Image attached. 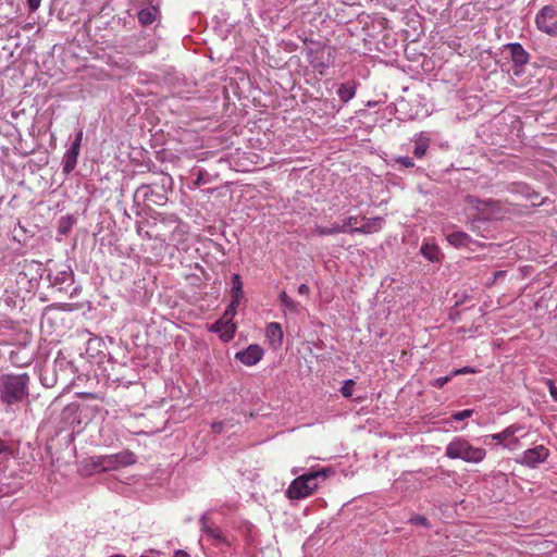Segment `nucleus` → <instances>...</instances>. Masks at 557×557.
<instances>
[{"mask_svg":"<svg viewBox=\"0 0 557 557\" xmlns=\"http://www.w3.org/2000/svg\"><path fill=\"white\" fill-rule=\"evenodd\" d=\"M30 377L27 373L0 375V406L7 413L15 412L29 401Z\"/></svg>","mask_w":557,"mask_h":557,"instance_id":"nucleus-1","label":"nucleus"},{"mask_svg":"<svg viewBox=\"0 0 557 557\" xmlns=\"http://www.w3.org/2000/svg\"><path fill=\"white\" fill-rule=\"evenodd\" d=\"M136 462L135 455L125 450L113 455L92 456L85 460L89 473L108 472Z\"/></svg>","mask_w":557,"mask_h":557,"instance_id":"nucleus-2","label":"nucleus"},{"mask_svg":"<svg viewBox=\"0 0 557 557\" xmlns=\"http://www.w3.org/2000/svg\"><path fill=\"white\" fill-rule=\"evenodd\" d=\"M445 456L449 459H461L469 463H480L486 457V450L473 446L463 436H455L445 448Z\"/></svg>","mask_w":557,"mask_h":557,"instance_id":"nucleus-3","label":"nucleus"},{"mask_svg":"<svg viewBox=\"0 0 557 557\" xmlns=\"http://www.w3.org/2000/svg\"><path fill=\"white\" fill-rule=\"evenodd\" d=\"M326 478V471L319 470L305 473L292 481L286 494L290 499H302L309 497L318 488L319 480Z\"/></svg>","mask_w":557,"mask_h":557,"instance_id":"nucleus-4","label":"nucleus"},{"mask_svg":"<svg viewBox=\"0 0 557 557\" xmlns=\"http://www.w3.org/2000/svg\"><path fill=\"white\" fill-rule=\"evenodd\" d=\"M535 24L541 32L550 36L557 35V8L543 7L535 16Z\"/></svg>","mask_w":557,"mask_h":557,"instance_id":"nucleus-5","label":"nucleus"},{"mask_svg":"<svg viewBox=\"0 0 557 557\" xmlns=\"http://www.w3.org/2000/svg\"><path fill=\"white\" fill-rule=\"evenodd\" d=\"M549 456V450L544 445H537L522 453L517 461L525 467L535 468L543 463Z\"/></svg>","mask_w":557,"mask_h":557,"instance_id":"nucleus-6","label":"nucleus"},{"mask_svg":"<svg viewBox=\"0 0 557 557\" xmlns=\"http://www.w3.org/2000/svg\"><path fill=\"white\" fill-rule=\"evenodd\" d=\"M263 349L257 345L251 344L246 349L236 352L235 358L247 367L257 364L263 357Z\"/></svg>","mask_w":557,"mask_h":557,"instance_id":"nucleus-7","label":"nucleus"},{"mask_svg":"<svg viewBox=\"0 0 557 557\" xmlns=\"http://www.w3.org/2000/svg\"><path fill=\"white\" fill-rule=\"evenodd\" d=\"M431 135L426 132H420L419 134H416L412 138L413 143V156L417 159H422L425 157L428 149L431 144Z\"/></svg>","mask_w":557,"mask_h":557,"instance_id":"nucleus-8","label":"nucleus"},{"mask_svg":"<svg viewBox=\"0 0 557 557\" xmlns=\"http://www.w3.org/2000/svg\"><path fill=\"white\" fill-rule=\"evenodd\" d=\"M209 521H210L209 512H206L200 517L199 523H200L201 531L209 539L213 540L216 545L221 544V543L228 545V543H227L226 539L223 536L222 532L218 529H213L209 524Z\"/></svg>","mask_w":557,"mask_h":557,"instance_id":"nucleus-9","label":"nucleus"},{"mask_svg":"<svg viewBox=\"0 0 557 557\" xmlns=\"http://www.w3.org/2000/svg\"><path fill=\"white\" fill-rule=\"evenodd\" d=\"M265 337L272 348L277 349L283 344V330L280 323L271 322L265 327Z\"/></svg>","mask_w":557,"mask_h":557,"instance_id":"nucleus-10","label":"nucleus"},{"mask_svg":"<svg viewBox=\"0 0 557 557\" xmlns=\"http://www.w3.org/2000/svg\"><path fill=\"white\" fill-rule=\"evenodd\" d=\"M384 225V219L381 216L366 218L361 216L360 228L356 231L360 234H372L382 230Z\"/></svg>","mask_w":557,"mask_h":557,"instance_id":"nucleus-11","label":"nucleus"},{"mask_svg":"<svg viewBox=\"0 0 557 557\" xmlns=\"http://www.w3.org/2000/svg\"><path fill=\"white\" fill-rule=\"evenodd\" d=\"M278 301L282 308V311L284 314L286 313H294L298 314L301 310L300 302L294 300L292 297L287 295L285 290H282L278 294Z\"/></svg>","mask_w":557,"mask_h":557,"instance_id":"nucleus-12","label":"nucleus"},{"mask_svg":"<svg viewBox=\"0 0 557 557\" xmlns=\"http://www.w3.org/2000/svg\"><path fill=\"white\" fill-rule=\"evenodd\" d=\"M188 225L183 222H174V227L171 231L169 240L174 245L184 244L187 240Z\"/></svg>","mask_w":557,"mask_h":557,"instance_id":"nucleus-13","label":"nucleus"},{"mask_svg":"<svg viewBox=\"0 0 557 557\" xmlns=\"http://www.w3.org/2000/svg\"><path fill=\"white\" fill-rule=\"evenodd\" d=\"M78 156H79V148L71 145V147L65 151V153L63 156V160H62V166H63L64 173L69 174L75 169V166L77 164Z\"/></svg>","mask_w":557,"mask_h":557,"instance_id":"nucleus-14","label":"nucleus"},{"mask_svg":"<svg viewBox=\"0 0 557 557\" xmlns=\"http://www.w3.org/2000/svg\"><path fill=\"white\" fill-rule=\"evenodd\" d=\"M447 242L455 248L469 247L473 243L470 235L465 232L456 231L446 236Z\"/></svg>","mask_w":557,"mask_h":557,"instance_id":"nucleus-15","label":"nucleus"},{"mask_svg":"<svg viewBox=\"0 0 557 557\" xmlns=\"http://www.w3.org/2000/svg\"><path fill=\"white\" fill-rule=\"evenodd\" d=\"M420 252L431 262L438 261L441 257V250L434 240H424L420 248Z\"/></svg>","mask_w":557,"mask_h":557,"instance_id":"nucleus-16","label":"nucleus"},{"mask_svg":"<svg viewBox=\"0 0 557 557\" xmlns=\"http://www.w3.org/2000/svg\"><path fill=\"white\" fill-rule=\"evenodd\" d=\"M522 425L515 423L507 426L499 433L491 434L488 437L496 443V445L503 446L506 448V438L512 434V432H520L522 430Z\"/></svg>","mask_w":557,"mask_h":557,"instance_id":"nucleus-17","label":"nucleus"},{"mask_svg":"<svg viewBox=\"0 0 557 557\" xmlns=\"http://www.w3.org/2000/svg\"><path fill=\"white\" fill-rule=\"evenodd\" d=\"M244 284L239 274L232 276L231 298L234 304H239L244 297Z\"/></svg>","mask_w":557,"mask_h":557,"instance_id":"nucleus-18","label":"nucleus"},{"mask_svg":"<svg viewBox=\"0 0 557 557\" xmlns=\"http://www.w3.org/2000/svg\"><path fill=\"white\" fill-rule=\"evenodd\" d=\"M159 15L157 7L144 8L138 12V21L141 25L147 26L152 24Z\"/></svg>","mask_w":557,"mask_h":557,"instance_id":"nucleus-19","label":"nucleus"},{"mask_svg":"<svg viewBox=\"0 0 557 557\" xmlns=\"http://www.w3.org/2000/svg\"><path fill=\"white\" fill-rule=\"evenodd\" d=\"M511 58L516 65H524L529 61V54L520 44L509 45Z\"/></svg>","mask_w":557,"mask_h":557,"instance_id":"nucleus-20","label":"nucleus"},{"mask_svg":"<svg viewBox=\"0 0 557 557\" xmlns=\"http://www.w3.org/2000/svg\"><path fill=\"white\" fill-rule=\"evenodd\" d=\"M356 89H357L356 83H354V82L344 83V84L339 85V87L337 89V95H338L339 99L344 103H346L355 97Z\"/></svg>","mask_w":557,"mask_h":557,"instance_id":"nucleus-21","label":"nucleus"},{"mask_svg":"<svg viewBox=\"0 0 557 557\" xmlns=\"http://www.w3.org/2000/svg\"><path fill=\"white\" fill-rule=\"evenodd\" d=\"M361 216H347L343 220L341 224L343 233H358L356 228H360Z\"/></svg>","mask_w":557,"mask_h":557,"instance_id":"nucleus-22","label":"nucleus"},{"mask_svg":"<svg viewBox=\"0 0 557 557\" xmlns=\"http://www.w3.org/2000/svg\"><path fill=\"white\" fill-rule=\"evenodd\" d=\"M343 227L338 223H334L332 226H320L317 225L313 230V232L319 236H329L334 235L338 233H343Z\"/></svg>","mask_w":557,"mask_h":557,"instance_id":"nucleus-23","label":"nucleus"},{"mask_svg":"<svg viewBox=\"0 0 557 557\" xmlns=\"http://www.w3.org/2000/svg\"><path fill=\"white\" fill-rule=\"evenodd\" d=\"M218 322L228 324L227 330L224 332V342H230L231 339H233L236 332V324L233 322V319L223 313V315L218 320Z\"/></svg>","mask_w":557,"mask_h":557,"instance_id":"nucleus-24","label":"nucleus"},{"mask_svg":"<svg viewBox=\"0 0 557 557\" xmlns=\"http://www.w3.org/2000/svg\"><path fill=\"white\" fill-rule=\"evenodd\" d=\"M196 180L193 183V186H190L191 189H195L197 187H200L201 185H206L212 182V176L205 170V169H198L196 171Z\"/></svg>","mask_w":557,"mask_h":557,"instance_id":"nucleus-25","label":"nucleus"},{"mask_svg":"<svg viewBox=\"0 0 557 557\" xmlns=\"http://www.w3.org/2000/svg\"><path fill=\"white\" fill-rule=\"evenodd\" d=\"M519 432H512L510 436L506 438V449L516 450L521 447L520 438L524 437L525 434L518 436Z\"/></svg>","mask_w":557,"mask_h":557,"instance_id":"nucleus-26","label":"nucleus"},{"mask_svg":"<svg viewBox=\"0 0 557 557\" xmlns=\"http://www.w3.org/2000/svg\"><path fill=\"white\" fill-rule=\"evenodd\" d=\"M227 325L228 324H225V323H222V322H218L215 321L210 327V332H213V333H219L220 334V338L224 342V332L227 330Z\"/></svg>","mask_w":557,"mask_h":557,"instance_id":"nucleus-27","label":"nucleus"},{"mask_svg":"<svg viewBox=\"0 0 557 557\" xmlns=\"http://www.w3.org/2000/svg\"><path fill=\"white\" fill-rule=\"evenodd\" d=\"M310 63L313 66V69H315L321 75H323L325 73L326 69L329 67L327 62L319 61L318 55L312 58Z\"/></svg>","mask_w":557,"mask_h":557,"instance_id":"nucleus-28","label":"nucleus"},{"mask_svg":"<svg viewBox=\"0 0 557 557\" xmlns=\"http://www.w3.org/2000/svg\"><path fill=\"white\" fill-rule=\"evenodd\" d=\"M409 522L414 525H422L425 528H430V523H429L426 517L421 516V515H412L409 519Z\"/></svg>","mask_w":557,"mask_h":557,"instance_id":"nucleus-29","label":"nucleus"},{"mask_svg":"<svg viewBox=\"0 0 557 557\" xmlns=\"http://www.w3.org/2000/svg\"><path fill=\"white\" fill-rule=\"evenodd\" d=\"M355 385L354 380H346L343 383V386L341 388V393L344 397H350L352 395V387Z\"/></svg>","mask_w":557,"mask_h":557,"instance_id":"nucleus-30","label":"nucleus"},{"mask_svg":"<svg viewBox=\"0 0 557 557\" xmlns=\"http://www.w3.org/2000/svg\"><path fill=\"white\" fill-rule=\"evenodd\" d=\"M473 412L474 411L472 409H465V410L454 413L451 416V418L456 421H463V420L470 418L473 414Z\"/></svg>","mask_w":557,"mask_h":557,"instance_id":"nucleus-31","label":"nucleus"},{"mask_svg":"<svg viewBox=\"0 0 557 557\" xmlns=\"http://www.w3.org/2000/svg\"><path fill=\"white\" fill-rule=\"evenodd\" d=\"M15 329L14 323L10 320L0 321V335H7Z\"/></svg>","mask_w":557,"mask_h":557,"instance_id":"nucleus-32","label":"nucleus"},{"mask_svg":"<svg viewBox=\"0 0 557 557\" xmlns=\"http://www.w3.org/2000/svg\"><path fill=\"white\" fill-rule=\"evenodd\" d=\"M454 377V375H451V373L449 375H446V376H442V377H437L435 380H433L431 382V385L433 387H436V388H442L445 384H447L451 379Z\"/></svg>","mask_w":557,"mask_h":557,"instance_id":"nucleus-33","label":"nucleus"},{"mask_svg":"<svg viewBox=\"0 0 557 557\" xmlns=\"http://www.w3.org/2000/svg\"><path fill=\"white\" fill-rule=\"evenodd\" d=\"M470 373H476V370L472 367H462L460 369H455L454 371H451V375L456 376V375H460V374H470Z\"/></svg>","mask_w":557,"mask_h":557,"instance_id":"nucleus-34","label":"nucleus"},{"mask_svg":"<svg viewBox=\"0 0 557 557\" xmlns=\"http://www.w3.org/2000/svg\"><path fill=\"white\" fill-rule=\"evenodd\" d=\"M238 305L239 304H234L233 301H231V304L227 306L226 310L224 311V314L227 317H231L234 320Z\"/></svg>","mask_w":557,"mask_h":557,"instance_id":"nucleus-35","label":"nucleus"},{"mask_svg":"<svg viewBox=\"0 0 557 557\" xmlns=\"http://www.w3.org/2000/svg\"><path fill=\"white\" fill-rule=\"evenodd\" d=\"M397 163H399L400 165H403L405 168H413L414 166V162L410 157H400L397 159Z\"/></svg>","mask_w":557,"mask_h":557,"instance_id":"nucleus-36","label":"nucleus"},{"mask_svg":"<svg viewBox=\"0 0 557 557\" xmlns=\"http://www.w3.org/2000/svg\"><path fill=\"white\" fill-rule=\"evenodd\" d=\"M547 385L549 389V394L552 398L557 401V386H555L554 382L552 380H547Z\"/></svg>","mask_w":557,"mask_h":557,"instance_id":"nucleus-37","label":"nucleus"},{"mask_svg":"<svg viewBox=\"0 0 557 557\" xmlns=\"http://www.w3.org/2000/svg\"><path fill=\"white\" fill-rule=\"evenodd\" d=\"M83 131L79 129L76 135H75V138H74V141L72 143V146L74 147H77L81 149V145H82V140H83Z\"/></svg>","mask_w":557,"mask_h":557,"instance_id":"nucleus-38","label":"nucleus"},{"mask_svg":"<svg viewBox=\"0 0 557 557\" xmlns=\"http://www.w3.org/2000/svg\"><path fill=\"white\" fill-rule=\"evenodd\" d=\"M41 0H27L28 9L30 12H35L40 7Z\"/></svg>","mask_w":557,"mask_h":557,"instance_id":"nucleus-39","label":"nucleus"},{"mask_svg":"<svg viewBox=\"0 0 557 557\" xmlns=\"http://www.w3.org/2000/svg\"><path fill=\"white\" fill-rule=\"evenodd\" d=\"M506 274L505 271H496L494 274H493V278L487 283L488 285H492L494 284L498 278L500 277H504Z\"/></svg>","mask_w":557,"mask_h":557,"instance_id":"nucleus-40","label":"nucleus"},{"mask_svg":"<svg viewBox=\"0 0 557 557\" xmlns=\"http://www.w3.org/2000/svg\"><path fill=\"white\" fill-rule=\"evenodd\" d=\"M298 293L302 296H308L310 293V288L307 284H300L298 286Z\"/></svg>","mask_w":557,"mask_h":557,"instance_id":"nucleus-41","label":"nucleus"},{"mask_svg":"<svg viewBox=\"0 0 557 557\" xmlns=\"http://www.w3.org/2000/svg\"><path fill=\"white\" fill-rule=\"evenodd\" d=\"M173 557H190V555L183 549H177L174 552Z\"/></svg>","mask_w":557,"mask_h":557,"instance_id":"nucleus-42","label":"nucleus"},{"mask_svg":"<svg viewBox=\"0 0 557 557\" xmlns=\"http://www.w3.org/2000/svg\"><path fill=\"white\" fill-rule=\"evenodd\" d=\"M222 429H223V424L221 422H215L212 424V430L215 433L222 432Z\"/></svg>","mask_w":557,"mask_h":557,"instance_id":"nucleus-43","label":"nucleus"},{"mask_svg":"<svg viewBox=\"0 0 557 557\" xmlns=\"http://www.w3.org/2000/svg\"><path fill=\"white\" fill-rule=\"evenodd\" d=\"M469 202L470 203H474V199L472 197L469 198ZM476 203H483V205H490L491 203V200L488 201H479V200H475Z\"/></svg>","mask_w":557,"mask_h":557,"instance_id":"nucleus-44","label":"nucleus"},{"mask_svg":"<svg viewBox=\"0 0 557 557\" xmlns=\"http://www.w3.org/2000/svg\"><path fill=\"white\" fill-rule=\"evenodd\" d=\"M138 234L141 235L144 238H147V239H151L152 238V236L148 232H146L145 234H141L140 230H138Z\"/></svg>","mask_w":557,"mask_h":557,"instance_id":"nucleus-45","label":"nucleus"},{"mask_svg":"<svg viewBox=\"0 0 557 557\" xmlns=\"http://www.w3.org/2000/svg\"><path fill=\"white\" fill-rule=\"evenodd\" d=\"M156 238L161 239V237H160V236H156ZM165 240H166V238H165V237H163V238H162V242H165Z\"/></svg>","mask_w":557,"mask_h":557,"instance_id":"nucleus-46","label":"nucleus"}]
</instances>
